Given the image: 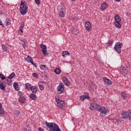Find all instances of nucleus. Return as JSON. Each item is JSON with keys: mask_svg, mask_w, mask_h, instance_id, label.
Returning a JSON list of instances; mask_svg holds the SVG:
<instances>
[{"mask_svg": "<svg viewBox=\"0 0 131 131\" xmlns=\"http://www.w3.org/2000/svg\"><path fill=\"white\" fill-rule=\"evenodd\" d=\"M19 12L23 16L27 14V12H28V7H27V3L25 2V1H21Z\"/></svg>", "mask_w": 131, "mask_h": 131, "instance_id": "obj_1", "label": "nucleus"}, {"mask_svg": "<svg viewBox=\"0 0 131 131\" xmlns=\"http://www.w3.org/2000/svg\"><path fill=\"white\" fill-rule=\"evenodd\" d=\"M46 126L49 128V131H62L59 126L54 122L48 123V122H46Z\"/></svg>", "mask_w": 131, "mask_h": 131, "instance_id": "obj_2", "label": "nucleus"}, {"mask_svg": "<svg viewBox=\"0 0 131 131\" xmlns=\"http://www.w3.org/2000/svg\"><path fill=\"white\" fill-rule=\"evenodd\" d=\"M97 111H98L99 112H100L99 116L100 117L103 118L105 117L106 116L107 113V110L106 109V107H104V106H101L100 105H98V107L96 108Z\"/></svg>", "mask_w": 131, "mask_h": 131, "instance_id": "obj_3", "label": "nucleus"}, {"mask_svg": "<svg viewBox=\"0 0 131 131\" xmlns=\"http://www.w3.org/2000/svg\"><path fill=\"white\" fill-rule=\"evenodd\" d=\"M115 22L114 23V25L117 28H121V24H120V22L121 21V18H120V16L119 15H116L115 16Z\"/></svg>", "mask_w": 131, "mask_h": 131, "instance_id": "obj_4", "label": "nucleus"}, {"mask_svg": "<svg viewBox=\"0 0 131 131\" xmlns=\"http://www.w3.org/2000/svg\"><path fill=\"white\" fill-rule=\"evenodd\" d=\"M122 43L120 42H117L115 45L114 47V50L118 53V54H120L121 53V48H122Z\"/></svg>", "mask_w": 131, "mask_h": 131, "instance_id": "obj_5", "label": "nucleus"}, {"mask_svg": "<svg viewBox=\"0 0 131 131\" xmlns=\"http://www.w3.org/2000/svg\"><path fill=\"white\" fill-rule=\"evenodd\" d=\"M122 117L124 119L128 118L129 120H131V110L122 112Z\"/></svg>", "mask_w": 131, "mask_h": 131, "instance_id": "obj_6", "label": "nucleus"}, {"mask_svg": "<svg viewBox=\"0 0 131 131\" xmlns=\"http://www.w3.org/2000/svg\"><path fill=\"white\" fill-rule=\"evenodd\" d=\"M64 84L62 83V82L59 83V85L57 87V93L58 94H62V93H64Z\"/></svg>", "mask_w": 131, "mask_h": 131, "instance_id": "obj_7", "label": "nucleus"}, {"mask_svg": "<svg viewBox=\"0 0 131 131\" xmlns=\"http://www.w3.org/2000/svg\"><path fill=\"white\" fill-rule=\"evenodd\" d=\"M98 106H99V104L97 103H92L90 104V109L91 110H96L97 111V108H98Z\"/></svg>", "mask_w": 131, "mask_h": 131, "instance_id": "obj_8", "label": "nucleus"}, {"mask_svg": "<svg viewBox=\"0 0 131 131\" xmlns=\"http://www.w3.org/2000/svg\"><path fill=\"white\" fill-rule=\"evenodd\" d=\"M6 86H7V82L0 81V89L2 91H6Z\"/></svg>", "mask_w": 131, "mask_h": 131, "instance_id": "obj_9", "label": "nucleus"}, {"mask_svg": "<svg viewBox=\"0 0 131 131\" xmlns=\"http://www.w3.org/2000/svg\"><path fill=\"white\" fill-rule=\"evenodd\" d=\"M85 27L86 30L87 31H91V28L92 27V25L91 24V22L86 21L85 23Z\"/></svg>", "mask_w": 131, "mask_h": 131, "instance_id": "obj_10", "label": "nucleus"}, {"mask_svg": "<svg viewBox=\"0 0 131 131\" xmlns=\"http://www.w3.org/2000/svg\"><path fill=\"white\" fill-rule=\"evenodd\" d=\"M62 81H63L65 85L67 86H69L70 85V81H69V80L66 77H63L62 78Z\"/></svg>", "mask_w": 131, "mask_h": 131, "instance_id": "obj_11", "label": "nucleus"}, {"mask_svg": "<svg viewBox=\"0 0 131 131\" xmlns=\"http://www.w3.org/2000/svg\"><path fill=\"white\" fill-rule=\"evenodd\" d=\"M120 69L121 73H123V74H126V73H127V70H126L124 66H121Z\"/></svg>", "mask_w": 131, "mask_h": 131, "instance_id": "obj_12", "label": "nucleus"}, {"mask_svg": "<svg viewBox=\"0 0 131 131\" xmlns=\"http://www.w3.org/2000/svg\"><path fill=\"white\" fill-rule=\"evenodd\" d=\"M5 112L3 108V105L0 103V117H3L5 115Z\"/></svg>", "mask_w": 131, "mask_h": 131, "instance_id": "obj_13", "label": "nucleus"}, {"mask_svg": "<svg viewBox=\"0 0 131 131\" xmlns=\"http://www.w3.org/2000/svg\"><path fill=\"white\" fill-rule=\"evenodd\" d=\"M65 9H64V8H61L59 11V13L60 17H65Z\"/></svg>", "mask_w": 131, "mask_h": 131, "instance_id": "obj_14", "label": "nucleus"}, {"mask_svg": "<svg viewBox=\"0 0 131 131\" xmlns=\"http://www.w3.org/2000/svg\"><path fill=\"white\" fill-rule=\"evenodd\" d=\"M103 79L106 84H108V85H111V84H112V82L111 80H110L109 79H107L106 77H103Z\"/></svg>", "mask_w": 131, "mask_h": 131, "instance_id": "obj_15", "label": "nucleus"}, {"mask_svg": "<svg viewBox=\"0 0 131 131\" xmlns=\"http://www.w3.org/2000/svg\"><path fill=\"white\" fill-rule=\"evenodd\" d=\"M25 97L24 96L19 97L18 98V102L21 104H23V103H25Z\"/></svg>", "mask_w": 131, "mask_h": 131, "instance_id": "obj_16", "label": "nucleus"}, {"mask_svg": "<svg viewBox=\"0 0 131 131\" xmlns=\"http://www.w3.org/2000/svg\"><path fill=\"white\" fill-rule=\"evenodd\" d=\"M57 106H58V107H60L61 109H63V107L65 106L64 101L61 100L59 103L57 104Z\"/></svg>", "mask_w": 131, "mask_h": 131, "instance_id": "obj_17", "label": "nucleus"}, {"mask_svg": "<svg viewBox=\"0 0 131 131\" xmlns=\"http://www.w3.org/2000/svg\"><path fill=\"white\" fill-rule=\"evenodd\" d=\"M61 55L63 57L66 58V57H68V56L70 55V53L68 51H63L62 52Z\"/></svg>", "mask_w": 131, "mask_h": 131, "instance_id": "obj_18", "label": "nucleus"}, {"mask_svg": "<svg viewBox=\"0 0 131 131\" xmlns=\"http://www.w3.org/2000/svg\"><path fill=\"white\" fill-rule=\"evenodd\" d=\"M31 90L32 93H33V94H36V93L37 92V88H36V86H32L31 87Z\"/></svg>", "mask_w": 131, "mask_h": 131, "instance_id": "obj_19", "label": "nucleus"}, {"mask_svg": "<svg viewBox=\"0 0 131 131\" xmlns=\"http://www.w3.org/2000/svg\"><path fill=\"white\" fill-rule=\"evenodd\" d=\"M107 8V3L106 2H103L101 6V10H105Z\"/></svg>", "mask_w": 131, "mask_h": 131, "instance_id": "obj_20", "label": "nucleus"}, {"mask_svg": "<svg viewBox=\"0 0 131 131\" xmlns=\"http://www.w3.org/2000/svg\"><path fill=\"white\" fill-rule=\"evenodd\" d=\"M30 99H31V100H33L34 101L36 100V95L34 94V93L30 94Z\"/></svg>", "mask_w": 131, "mask_h": 131, "instance_id": "obj_21", "label": "nucleus"}, {"mask_svg": "<svg viewBox=\"0 0 131 131\" xmlns=\"http://www.w3.org/2000/svg\"><path fill=\"white\" fill-rule=\"evenodd\" d=\"M13 86H14L15 91H19V85H18V83L15 82L13 83Z\"/></svg>", "mask_w": 131, "mask_h": 131, "instance_id": "obj_22", "label": "nucleus"}, {"mask_svg": "<svg viewBox=\"0 0 131 131\" xmlns=\"http://www.w3.org/2000/svg\"><path fill=\"white\" fill-rule=\"evenodd\" d=\"M25 59L27 62H28L29 63H31L33 61V59H32V58L31 56H28V57L25 58Z\"/></svg>", "mask_w": 131, "mask_h": 131, "instance_id": "obj_23", "label": "nucleus"}, {"mask_svg": "<svg viewBox=\"0 0 131 131\" xmlns=\"http://www.w3.org/2000/svg\"><path fill=\"white\" fill-rule=\"evenodd\" d=\"M15 73L13 72L8 76V79H12L15 77Z\"/></svg>", "mask_w": 131, "mask_h": 131, "instance_id": "obj_24", "label": "nucleus"}, {"mask_svg": "<svg viewBox=\"0 0 131 131\" xmlns=\"http://www.w3.org/2000/svg\"><path fill=\"white\" fill-rule=\"evenodd\" d=\"M31 84H30L29 83H27L26 84V88L28 91H30L31 90Z\"/></svg>", "mask_w": 131, "mask_h": 131, "instance_id": "obj_25", "label": "nucleus"}, {"mask_svg": "<svg viewBox=\"0 0 131 131\" xmlns=\"http://www.w3.org/2000/svg\"><path fill=\"white\" fill-rule=\"evenodd\" d=\"M121 96L122 98H123V99H124V100H125V99H126V98L127 97V95H126V94H125L123 92H121Z\"/></svg>", "mask_w": 131, "mask_h": 131, "instance_id": "obj_26", "label": "nucleus"}, {"mask_svg": "<svg viewBox=\"0 0 131 131\" xmlns=\"http://www.w3.org/2000/svg\"><path fill=\"white\" fill-rule=\"evenodd\" d=\"M115 121H117V123H118V124H119V123H121V119H114L113 120V122L114 123H115V124H116V122H115Z\"/></svg>", "mask_w": 131, "mask_h": 131, "instance_id": "obj_27", "label": "nucleus"}, {"mask_svg": "<svg viewBox=\"0 0 131 131\" xmlns=\"http://www.w3.org/2000/svg\"><path fill=\"white\" fill-rule=\"evenodd\" d=\"M54 71L56 74H60V73H61V70H60V69L58 68H56Z\"/></svg>", "mask_w": 131, "mask_h": 131, "instance_id": "obj_28", "label": "nucleus"}, {"mask_svg": "<svg viewBox=\"0 0 131 131\" xmlns=\"http://www.w3.org/2000/svg\"><path fill=\"white\" fill-rule=\"evenodd\" d=\"M84 97L85 99H86L87 100H90L91 99V97H90V94L87 93H84Z\"/></svg>", "mask_w": 131, "mask_h": 131, "instance_id": "obj_29", "label": "nucleus"}, {"mask_svg": "<svg viewBox=\"0 0 131 131\" xmlns=\"http://www.w3.org/2000/svg\"><path fill=\"white\" fill-rule=\"evenodd\" d=\"M91 89L94 91V90H96V86H95V84H94V82H92L91 83Z\"/></svg>", "mask_w": 131, "mask_h": 131, "instance_id": "obj_30", "label": "nucleus"}, {"mask_svg": "<svg viewBox=\"0 0 131 131\" xmlns=\"http://www.w3.org/2000/svg\"><path fill=\"white\" fill-rule=\"evenodd\" d=\"M47 65H45V64H41L40 66V69L41 70H45V69L46 68H47Z\"/></svg>", "mask_w": 131, "mask_h": 131, "instance_id": "obj_31", "label": "nucleus"}, {"mask_svg": "<svg viewBox=\"0 0 131 131\" xmlns=\"http://www.w3.org/2000/svg\"><path fill=\"white\" fill-rule=\"evenodd\" d=\"M42 52L44 56H48V55H49V53H48V51L46 49L42 50Z\"/></svg>", "mask_w": 131, "mask_h": 131, "instance_id": "obj_32", "label": "nucleus"}, {"mask_svg": "<svg viewBox=\"0 0 131 131\" xmlns=\"http://www.w3.org/2000/svg\"><path fill=\"white\" fill-rule=\"evenodd\" d=\"M22 43L24 48H26V47H27V42H26L25 40H23Z\"/></svg>", "mask_w": 131, "mask_h": 131, "instance_id": "obj_33", "label": "nucleus"}, {"mask_svg": "<svg viewBox=\"0 0 131 131\" xmlns=\"http://www.w3.org/2000/svg\"><path fill=\"white\" fill-rule=\"evenodd\" d=\"M5 23L7 25H11V20L7 18L6 19Z\"/></svg>", "mask_w": 131, "mask_h": 131, "instance_id": "obj_34", "label": "nucleus"}, {"mask_svg": "<svg viewBox=\"0 0 131 131\" xmlns=\"http://www.w3.org/2000/svg\"><path fill=\"white\" fill-rule=\"evenodd\" d=\"M40 48H42V50H47V46L42 43L40 44Z\"/></svg>", "mask_w": 131, "mask_h": 131, "instance_id": "obj_35", "label": "nucleus"}, {"mask_svg": "<svg viewBox=\"0 0 131 131\" xmlns=\"http://www.w3.org/2000/svg\"><path fill=\"white\" fill-rule=\"evenodd\" d=\"M14 114L16 115V116H19L20 115V111L18 110L14 111Z\"/></svg>", "mask_w": 131, "mask_h": 131, "instance_id": "obj_36", "label": "nucleus"}, {"mask_svg": "<svg viewBox=\"0 0 131 131\" xmlns=\"http://www.w3.org/2000/svg\"><path fill=\"white\" fill-rule=\"evenodd\" d=\"M106 45L107 46H112V45H113V41L111 40H110L107 43H106Z\"/></svg>", "mask_w": 131, "mask_h": 131, "instance_id": "obj_37", "label": "nucleus"}, {"mask_svg": "<svg viewBox=\"0 0 131 131\" xmlns=\"http://www.w3.org/2000/svg\"><path fill=\"white\" fill-rule=\"evenodd\" d=\"M7 84L8 85H12V80H11V79H7Z\"/></svg>", "mask_w": 131, "mask_h": 131, "instance_id": "obj_38", "label": "nucleus"}, {"mask_svg": "<svg viewBox=\"0 0 131 131\" xmlns=\"http://www.w3.org/2000/svg\"><path fill=\"white\" fill-rule=\"evenodd\" d=\"M2 48L3 50V51H5V52H7V47H6V45L2 44Z\"/></svg>", "mask_w": 131, "mask_h": 131, "instance_id": "obj_39", "label": "nucleus"}, {"mask_svg": "<svg viewBox=\"0 0 131 131\" xmlns=\"http://www.w3.org/2000/svg\"><path fill=\"white\" fill-rule=\"evenodd\" d=\"M18 95L19 97H23V95H24V92H22L21 91H18Z\"/></svg>", "mask_w": 131, "mask_h": 131, "instance_id": "obj_40", "label": "nucleus"}, {"mask_svg": "<svg viewBox=\"0 0 131 131\" xmlns=\"http://www.w3.org/2000/svg\"><path fill=\"white\" fill-rule=\"evenodd\" d=\"M80 100H81V101H84V100H85V97L84 96V94H83V95H81L80 97Z\"/></svg>", "mask_w": 131, "mask_h": 131, "instance_id": "obj_41", "label": "nucleus"}, {"mask_svg": "<svg viewBox=\"0 0 131 131\" xmlns=\"http://www.w3.org/2000/svg\"><path fill=\"white\" fill-rule=\"evenodd\" d=\"M0 78H1L2 80H4V79H6V77L5 76V75H4V74H0Z\"/></svg>", "mask_w": 131, "mask_h": 131, "instance_id": "obj_42", "label": "nucleus"}, {"mask_svg": "<svg viewBox=\"0 0 131 131\" xmlns=\"http://www.w3.org/2000/svg\"><path fill=\"white\" fill-rule=\"evenodd\" d=\"M38 85L40 91H43V90H45V87H43V85H40L39 84H38Z\"/></svg>", "mask_w": 131, "mask_h": 131, "instance_id": "obj_43", "label": "nucleus"}, {"mask_svg": "<svg viewBox=\"0 0 131 131\" xmlns=\"http://www.w3.org/2000/svg\"><path fill=\"white\" fill-rule=\"evenodd\" d=\"M33 76L35 78H38V75L36 73H33Z\"/></svg>", "mask_w": 131, "mask_h": 131, "instance_id": "obj_44", "label": "nucleus"}, {"mask_svg": "<svg viewBox=\"0 0 131 131\" xmlns=\"http://www.w3.org/2000/svg\"><path fill=\"white\" fill-rule=\"evenodd\" d=\"M24 22L21 21L20 23V26L19 28H24Z\"/></svg>", "mask_w": 131, "mask_h": 131, "instance_id": "obj_45", "label": "nucleus"}, {"mask_svg": "<svg viewBox=\"0 0 131 131\" xmlns=\"http://www.w3.org/2000/svg\"><path fill=\"white\" fill-rule=\"evenodd\" d=\"M36 5H39L40 4V0H35Z\"/></svg>", "mask_w": 131, "mask_h": 131, "instance_id": "obj_46", "label": "nucleus"}, {"mask_svg": "<svg viewBox=\"0 0 131 131\" xmlns=\"http://www.w3.org/2000/svg\"><path fill=\"white\" fill-rule=\"evenodd\" d=\"M56 100V103H59L60 102H61V100H60V99H59L58 98H55Z\"/></svg>", "mask_w": 131, "mask_h": 131, "instance_id": "obj_47", "label": "nucleus"}, {"mask_svg": "<svg viewBox=\"0 0 131 131\" xmlns=\"http://www.w3.org/2000/svg\"><path fill=\"white\" fill-rule=\"evenodd\" d=\"M19 30L20 31V34H22L23 33V28H19Z\"/></svg>", "mask_w": 131, "mask_h": 131, "instance_id": "obj_48", "label": "nucleus"}, {"mask_svg": "<svg viewBox=\"0 0 131 131\" xmlns=\"http://www.w3.org/2000/svg\"><path fill=\"white\" fill-rule=\"evenodd\" d=\"M0 25H1V26H2V27H5V26H4V24H3V22L2 21V19H0Z\"/></svg>", "mask_w": 131, "mask_h": 131, "instance_id": "obj_49", "label": "nucleus"}, {"mask_svg": "<svg viewBox=\"0 0 131 131\" xmlns=\"http://www.w3.org/2000/svg\"><path fill=\"white\" fill-rule=\"evenodd\" d=\"M32 65H33V66H35V65H36L34 61H33V60L31 62Z\"/></svg>", "mask_w": 131, "mask_h": 131, "instance_id": "obj_50", "label": "nucleus"}, {"mask_svg": "<svg viewBox=\"0 0 131 131\" xmlns=\"http://www.w3.org/2000/svg\"><path fill=\"white\" fill-rule=\"evenodd\" d=\"M32 65H33V66H35V65H36L34 61H33V60L31 62Z\"/></svg>", "mask_w": 131, "mask_h": 131, "instance_id": "obj_51", "label": "nucleus"}, {"mask_svg": "<svg viewBox=\"0 0 131 131\" xmlns=\"http://www.w3.org/2000/svg\"><path fill=\"white\" fill-rule=\"evenodd\" d=\"M32 65H33V66H35V65H36L34 61H33V60L31 62Z\"/></svg>", "mask_w": 131, "mask_h": 131, "instance_id": "obj_52", "label": "nucleus"}, {"mask_svg": "<svg viewBox=\"0 0 131 131\" xmlns=\"http://www.w3.org/2000/svg\"><path fill=\"white\" fill-rule=\"evenodd\" d=\"M40 82L41 83H47V82H46V81H40Z\"/></svg>", "mask_w": 131, "mask_h": 131, "instance_id": "obj_53", "label": "nucleus"}, {"mask_svg": "<svg viewBox=\"0 0 131 131\" xmlns=\"http://www.w3.org/2000/svg\"><path fill=\"white\" fill-rule=\"evenodd\" d=\"M24 130V131H29V129L25 128Z\"/></svg>", "mask_w": 131, "mask_h": 131, "instance_id": "obj_54", "label": "nucleus"}, {"mask_svg": "<svg viewBox=\"0 0 131 131\" xmlns=\"http://www.w3.org/2000/svg\"><path fill=\"white\" fill-rule=\"evenodd\" d=\"M115 1H116V2H120L121 0H115Z\"/></svg>", "mask_w": 131, "mask_h": 131, "instance_id": "obj_55", "label": "nucleus"}, {"mask_svg": "<svg viewBox=\"0 0 131 131\" xmlns=\"http://www.w3.org/2000/svg\"><path fill=\"white\" fill-rule=\"evenodd\" d=\"M35 68H37V66L36 64L35 65Z\"/></svg>", "mask_w": 131, "mask_h": 131, "instance_id": "obj_56", "label": "nucleus"}, {"mask_svg": "<svg viewBox=\"0 0 131 131\" xmlns=\"http://www.w3.org/2000/svg\"><path fill=\"white\" fill-rule=\"evenodd\" d=\"M72 2H75V0H71Z\"/></svg>", "mask_w": 131, "mask_h": 131, "instance_id": "obj_57", "label": "nucleus"}, {"mask_svg": "<svg viewBox=\"0 0 131 131\" xmlns=\"http://www.w3.org/2000/svg\"><path fill=\"white\" fill-rule=\"evenodd\" d=\"M46 77H48V76L47 75H45Z\"/></svg>", "mask_w": 131, "mask_h": 131, "instance_id": "obj_58", "label": "nucleus"}, {"mask_svg": "<svg viewBox=\"0 0 131 131\" xmlns=\"http://www.w3.org/2000/svg\"><path fill=\"white\" fill-rule=\"evenodd\" d=\"M115 122H116V124L117 123V121H115Z\"/></svg>", "mask_w": 131, "mask_h": 131, "instance_id": "obj_59", "label": "nucleus"}]
</instances>
